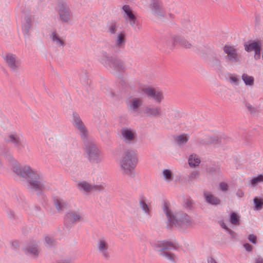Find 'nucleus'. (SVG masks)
<instances>
[{
    "instance_id": "nucleus-1",
    "label": "nucleus",
    "mask_w": 263,
    "mask_h": 263,
    "mask_svg": "<svg viewBox=\"0 0 263 263\" xmlns=\"http://www.w3.org/2000/svg\"><path fill=\"white\" fill-rule=\"evenodd\" d=\"M14 171L16 174L22 176H28L30 180V183L32 188L35 189H40L41 184L37 179L39 178L38 175L34 173L29 167H25L23 170L16 167L14 168Z\"/></svg>"
},
{
    "instance_id": "nucleus-2",
    "label": "nucleus",
    "mask_w": 263,
    "mask_h": 263,
    "mask_svg": "<svg viewBox=\"0 0 263 263\" xmlns=\"http://www.w3.org/2000/svg\"><path fill=\"white\" fill-rule=\"evenodd\" d=\"M137 159L134 155L128 153L124 157L121 162V167L125 173H130L135 167Z\"/></svg>"
},
{
    "instance_id": "nucleus-3",
    "label": "nucleus",
    "mask_w": 263,
    "mask_h": 263,
    "mask_svg": "<svg viewBox=\"0 0 263 263\" xmlns=\"http://www.w3.org/2000/svg\"><path fill=\"white\" fill-rule=\"evenodd\" d=\"M106 62L110 67L117 71L123 72L125 71L126 67L123 61L112 58H108Z\"/></svg>"
},
{
    "instance_id": "nucleus-4",
    "label": "nucleus",
    "mask_w": 263,
    "mask_h": 263,
    "mask_svg": "<svg viewBox=\"0 0 263 263\" xmlns=\"http://www.w3.org/2000/svg\"><path fill=\"white\" fill-rule=\"evenodd\" d=\"M260 41L253 42L248 44H245V49L248 52L254 50L255 51L254 58L258 59L260 56Z\"/></svg>"
},
{
    "instance_id": "nucleus-5",
    "label": "nucleus",
    "mask_w": 263,
    "mask_h": 263,
    "mask_svg": "<svg viewBox=\"0 0 263 263\" xmlns=\"http://www.w3.org/2000/svg\"><path fill=\"white\" fill-rule=\"evenodd\" d=\"M4 59L11 70L13 71L18 70L19 65L16 61L15 54L8 53L6 55Z\"/></svg>"
},
{
    "instance_id": "nucleus-6",
    "label": "nucleus",
    "mask_w": 263,
    "mask_h": 263,
    "mask_svg": "<svg viewBox=\"0 0 263 263\" xmlns=\"http://www.w3.org/2000/svg\"><path fill=\"white\" fill-rule=\"evenodd\" d=\"M122 10L124 12V17L129 22L130 25L133 26L135 24L136 17L133 13L132 9L128 5H125L122 6Z\"/></svg>"
},
{
    "instance_id": "nucleus-7",
    "label": "nucleus",
    "mask_w": 263,
    "mask_h": 263,
    "mask_svg": "<svg viewBox=\"0 0 263 263\" xmlns=\"http://www.w3.org/2000/svg\"><path fill=\"white\" fill-rule=\"evenodd\" d=\"M224 52L227 54L228 59L232 62H235L239 61L238 54L234 47L230 46H225L223 48Z\"/></svg>"
},
{
    "instance_id": "nucleus-8",
    "label": "nucleus",
    "mask_w": 263,
    "mask_h": 263,
    "mask_svg": "<svg viewBox=\"0 0 263 263\" xmlns=\"http://www.w3.org/2000/svg\"><path fill=\"white\" fill-rule=\"evenodd\" d=\"M175 249H176L175 246L171 242H167L163 243L162 249L163 250V254L166 257L171 260H174V256L168 250H172Z\"/></svg>"
},
{
    "instance_id": "nucleus-9",
    "label": "nucleus",
    "mask_w": 263,
    "mask_h": 263,
    "mask_svg": "<svg viewBox=\"0 0 263 263\" xmlns=\"http://www.w3.org/2000/svg\"><path fill=\"white\" fill-rule=\"evenodd\" d=\"M145 91L146 93L153 97L155 100H156L158 101H160L162 99L161 93L160 91H156L155 89L153 88H146Z\"/></svg>"
},
{
    "instance_id": "nucleus-10",
    "label": "nucleus",
    "mask_w": 263,
    "mask_h": 263,
    "mask_svg": "<svg viewBox=\"0 0 263 263\" xmlns=\"http://www.w3.org/2000/svg\"><path fill=\"white\" fill-rule=\"evenodd\" d=\"M79 187L80 190H82L85 192H90L95 190H101L102 187L99 186H92L90 184L85 182H82L79 184Z\"/></svg>"
},
{
    "instance_id": "nucleus-11",
    "label": "nucleus",
    "mask_w": 263,
    "mask_h": 263,
    "mask_svg": "<svg viewBox=\"0 0 263 263\" xmlns=\"http://www.w3.org/2000/svg\"><path fill=\"white\" fill-rule=\"evenodd\" d=\"M52 42L58 47H63L64 45V40L55 32H53L51 35Z\"/></svg>"
},
{
    "instance_id": "nucleus-12",
    "label": "nucleus",
    "mask_w": 263,
    "mask_h": 263,
    "mask_svg": "<svg viewBox=\"0 0 263 263\" xmlns=\"http://www.w3.org/2000/svg\"><path fill=\"white\" fill-rule=\"evenodd\" d=\"M151 9L155 13L159 14L160 13L161 6L158 0H154L151 4Z\"/></svg>"
},
{
    "instance_id": "nucleus-13",
    "label": "nucleus",
    "mask_w": 263,
    "mask_h": 263,
    "mask_svg": "<svg viewBox=\"0 0 263 263\" xmlns=\"http://www.w3.org/2000/svg\"><path fill=\"white\" fill-rule=\"evenodd\" d=\"M200 162V160L196 155H191L189 159V164L191 166L198 165Z\"/></svg>"
},
{
    "instance_id": "nucleus-14",
    "label": "nucleus",
    "mask_w": 263,
    "mask_h": 263,
    "mask_svg": "<svg viewBox=\"0 0 263 263\" xmlns=\"http://www.w3.org/2000/svg\"><path fill=\"white\" fill-rule=\"evenodd\" d=\"M205 196L206 201L211 204H217L220 202V200L218 198L213 196L212 195L210 194H205Z\"/></svg>"
},
{
    "instance_id": "nucleus-15",
    "label": "nucleus",
    "mask_w": 263,
    "mask_h": 263,
    "mask_svg": "<svg viewBox=\"0 0 263 263\" xmlns=\"http://www.w3.org/2000/svg\"><path fill=\"white\" fill-rule=\"evenodd\" d=\"M122 135L126 139L128 140H132L135 137L134 133L128 129L123 130Z\"/></svg>"
},
{
    "instance_id": "nucleus-16",
    "label": "nucleus",
    "mask_w": 263,
    "mask_h": 263,
    "mask_svg": "<svg viewBox=\"0 0 263 263\" xmlns=\"http://www.w3.org/2000/svg\"><path fill=\"white\" fill-rule=\"evenodd\" d=\"M164 210L166 214L167 217L168 219V220L170 221V224H171L172 226L173 224H175L176 223L174 221V217L172 216V215H171V213L168 210V205L166 203H164Z\"/></svg>"
},
{
    "instance_id": "nucleus-17",
    "label": "nucleus",
    "mask_w": 263,
    "mask_h": 263,
    "mask_svg": "<svg viewBox=\"0 0 263 263\" xmlns=\"http://www.w3.org/2000/svg\"><path fill=\"white\" fill-rule=\"evenodd\" d=\"M98 246L99 250L102 252H105V251L108 249V245L107 242L102 239H101L98 241Z\"/></svg>"
},
{
    "instance_id": "nucleus-18",
    "label": "nucleus",
    "mask_w": 263,
    "mask_h": 263,
    "mask_svg": "<svg viewBox=\"0 0 263 263\" xmlns=\"http://www.w3.org/2000/svg\"><path fill=\"white\" fill-rule=\"evenodd\" d=\"M74 123L76 125L78 126V127L80 129V131L83 133H85V127L81 122V121L80 120L79 117H77V116H74Z\"/></svg>"
},
{
    "instance_id": "nucleus-19",
    "label": "nucleus",
    "mask_w": 263,
    "mask_h": 263,
    "mask_svg": "<svg viewBox=\"0 0 263 263\" xmlns=\"http://www.w3.org/2000/svg\"><path fill=\"white\" fill-rule=\"evenodd\" d=\"M124 34L120 33L118 34L116 39V44L118 46H121L124 43Z\"/></svg>"
},
{
    "instance_id": "nucleus-20",
    "label": "nucleus",
    "mask_w": 263,
    "mask_h": 263,
    "mask_svg": "<svg viewBox=\"0 0 263 263\" xmlns=\"http://www.w3.org/2000/svg\"><path fill=\"white\" fill-rule=\"evenodd\" d=\"M255 204V209L260 210L263 206V199L261 198H255L254 199Z\"/></svg>"
},
{
    "instance_id": "nucleus-21",
    "label": "nucleus",
    "mask_w": 263,
    "mask_h": 263,
    "mask_svg": "<svg viewBox=\"0 0 263 263\" xmlns=\"http://www.w3.org/2000/svg\"><path fill=\"white\" fill-rule=\"evenodd\" d=\"M59 14L62 20H63L65 22H67L68 21L70 16L69 10L61 12L59 13Z\"/></svg>"
},
{
    "instance_id": "nucleus-22",
    "label": "nucleus",
    "mask_w": 263,
    "mask_h": 263,
    "mask_svg": "<svg viewBox=\"0 0 263 263\" xmlns=\"http://www.w3.org/2000/svg\"><path fill=\"white\" fill-rule=\"evenodd\" d=\"M99 154L98 150L95 146H92L89 153V156L90 159H95Z\"/></svg>"
},
{
    "instance_id": "nucleus-23",
    "label": "nucleus",
    "mask_w": 263,
    "mask_h": 263,
    "mask_svg": "<svg viewBox=\"0 0 263 263\" xmlns=\"http://www.w3.org/2000/svg\"><path fill=\"white\" fill-rule=\"evenodd\" d=\"M239 217L235 213H232L231 215V222L235 225L239 224Z\"/></svg>"
},
{
    "instance_id": "nucleus-24",
    "label": "nucleus",
    "mask_w": 263,
    "mask_h": 263,
    "mask_svg": "<svg viewBox=\"0 0 263 263\" xmlns=\"http://www.w3.org/2000/svg\"><path fill=\"white\" fill-rule=\"evenodd\" d=\"M160 113V109L158 108H148L146 110V114L148 116H156Z\"/></svg>"
},
{
    "instance_id": "nucleus-25",
    "label": "nucleus",
    "mask_w": 263,
    "mask_h": 263,
    "mask_svg": "<svg viewBox=\"0 0 263 263\" xmlns=\"http://www.w3.org/2000/svg\"><path fill=\"white\" fill-rule=\"evenodd\" d=\"M188 140V137L185 135H182L178 136L176 140L179 144H182L186 142Z\"/></svg>"
},
{
    "instance_id": "nucleus-26",
    "label": "nucleus",
    "mask_w": 263,
    "mask_h": 263,
    "mask_svg": "<svg viewBox=\"0 0 263 263\" xmlns=\"http://www.w3.org/2000/svg\"><path fill=\"white\" fill-rule=\"evenodd\" d=\"M263 182V176L260 175L256 178L253 179L251 183L253 186H255L259 182Z\"/></svg>"
},
{
    "instance_id": "nucleus-27",
    "label": "nucleus",
    "mask_w": 263,
    "mask_h": 263,
    "mask_svg": "<svg viewBox=\"0 0 263 263\" xmlns=\"http://www.w3.org/2000/svg\"><path fill=\"white\" fill-rule=\"evenodd\" d=\"M242 80L244 82H253V77L248 75L247 74H243L242 76Z\"/></svg>"
},
{
    "instance_id": "nucleus-28",
    "label": "nucleus",
    "mask_w": 263,
    "mask_h": 263,
    "mask_svg": "<svg viewBox=\"0 0 263 263\" xmlns=\"http://www.w3.org/2000/svg\"><path fill=\"white\" fill-rule=\"evenodd\" d=\"M59 13L68 10L67 5L64 2H60L58 6Z\"/></svg>"
},
{
    "instance_id": "nucleus-29",
    "label": "nucleus",
    "mask_w": 263,
    "mask_h": 263,
    "mask_svg": "<svg viewBox=\"0 0 263 263\" xmlns=\"http://www.w3.org/2000/svg\"><path fill=\"white\" fill-rule=\"evenodd\" d=\"M7 141L13 142L14 143H17L18 142V138L17 136L14 135H10L8 139H7Z\"/></svg>"
},
{
    "instance_id": "nucleus-30",
    "label": "nucleus",
    "mask_w": 263,
    "mask_h": 263,
    "mask_svg": "<svg viewBox=\"0 0 263 263\" xmlns=\"http://www.w3.org/2000/svg\"><path fill=\"white\" fill-rule=\"evenodd\" d=\"M68 217L71 221L73 222H76L80 219V216L79 215L74 214H69L68 215Z\"/></svg>"
},
{
    "instance_id": "nucleus-31",
    "label": "nucleus",
    "mask_w": 263,
    "mask_h": 263,
    "mask_svg": "<svg viewBox=\"0 0 263 263\" xmlns=\"http://www.w3.org/2000/svg\"><path fill=\"white\" fill-rule=\"evenodd\" d=\"M141 104V101L140 100L135 99L132 101V107L134 109L137 108Z\"/></svg>"
},
{
    "instance_id": "nucleus-32",
    "label": "nucleus",
    "mask_w": 263,
    "mask_h": 263,
    "mask_svg": "<svg viewBox=\"0 0 263 263\" xmlns=\"http://www.w3.org/2000/svg\"><path fill=\"white\" fill-rule=\"evenodd\" d=\"M163 174L166 179L170 180L172 179V173L171 171L168 170H164L163 171Z\"/></svg>"
},
{
    "instance_id": "nucleus-33",
    "label": "nucleus",
    "mask_w": 263,
    "mask_h": 263,
    "mask_svg": "<svg viewBox=\"0 0 263 263\" xmlns=\"http://www.w3.org/2000/svg\"><path fill=\"white\" fill-rule=\"evenodd\" d=\"M116 27L115 24H111L109 27V32L112 34L115 33L116 32Z\"/></svg>"
},
{
    "instance_id": "nucleus-34",
    "label": "nucleus",
    "mask_w": 263,
    "mask_h": 263,
    "mask_svg": "<svg viewBox=\"0 0 263 263\" xmlns=\"http://www.w3.org/2000/svg\"><path fill=\"white\" fill-rule=\"evenodd\" d=\"M55 204L58 209H61V208L62 207V205L61 206V205H62L63 203L58 199L55 201Z\"/></svg>"
},
{
    "instance_id": "nucleus-35",
    "label": "nucleus",
    "mask_w": 263,
    "mask_h": 263,
    "mask_svg": "<svg viewBox=\"0 0 263 263\" xmlns=\"http://www.w3.org/2000/svg\"><path fill=\"white\" fill-rule=\"evenodd\" d=\"M249 239L250 241L252 242L253 243H256V237L255 236L253 235H250L249 237Z\"/></svg>"
},
{
    "instance_id": "nucleus-36",
    "label": "nucleus",
    "mask_w": 263,
    "mask_h": 263,
    "mask_svg": "<svg viewBox=\"0 0 263 263\" xmlns=\"http://www.w3.org/2000/svg\"><path fill=\"white\" fill-rule=\"evenodd\" d=\"M220 187L222 191H225L228 189V185L226 183H222L220 184Z\"/></svg>"
},
{
    "instance_id": "nucleus-37",
    "label": "nucleus",
    "mask_w": 263,
    "mask_h": 263,
    "mask_svg": "<svg viewBox=\"0 0 263 263\" xmlns=\"http://www.w3.org/2000/svg\"><path fill=\"white\" fill-rule=\"evenodd\" d=\"M141 205L142 208H143V209L146 212H148V208H147V205L146 204V203L145 202H144L143 201H141Z\"/></svg>"
},
{
    "instance_id": "nucleus-38",
    "label": "nucleus",
    "mask_w": 263,
    "mask_h": 263,
    "mask_svg": "<svg viewBox=\"0 0 263 263\" xmlns=\"http://www.w3.org/2000/svg\"><path fill=\"white\" fill-rule=\"evenodd\" d=\"M28 252H30V253H32L34 255H35L37 253V250L36 248H32V250L29 249Z\"/></svg>"
},
{
    "instance_id": "nucleus-39",
    "label": "nucleus",
    "mask_w": 263,
    "mask_h": 263,
    "mask_svg": "<svg viewBox=\"0 0 263 263\" xmlns=\"http://www.w3.org/2000/svg\"><path fill=\"white\" fill-rule=\"evenodd\" d=\"M244 247L247 251H251L252 249L251 246L248 243L245 244Z\"/></svg>"
},
{
    "instance_id": "nucleus-40",
    "label": "nucleus",
    "mask_w": 263,
    "mask_h": 263,
    "mask_svg": "<svg viewBox=\"0 0 263 263\" xmlns=\"http://www.w3.org/2000/svg\"><path fill=\"white\" fill-rule=\"evenodd\" d=\"M45 240L48 244H51L52 243V238L50 237H46Z\"/></svg>"
},
{
    "instance_id": "nucleus-41",
    "label": "nucleus",
    "mask_w": 263,
    "mask_h": 263,
    "mask_svg": "<svg viewBox=\"0 0 263 263\" xmlns=\"http://www.w3.org/2000/svg\"><path fill=\"white\" fill-rule=\"evenodd\" d=\"M230 80L234 82H235L237 81V80H238L237 78L236 77H235V76H231L230 77Z\"/></svg>"
},
{
    "instance_id": "nucleus-42",
    "label": "nucleus",
    "mask_w": 263,
    "mask_h": 263,
    "mask_svg": "<svg viewBox=\"0 0 263 263\" xmlns=\"http://www.w3.org/2000/svg\"><path fill=\"white\" fill-rule=\"evenodd\" d=\"M247 107H248V108L249 109V110H250L251 112H252L254 111V108H252V107H251V105H247Z\"/></svg>"
},
{
    "instance_id": "nucleus-43",
    "label": "nucleus",
    "mask_w": 263,
    "mask_h": 263,
    "mask_svg": "<svg viewBox=\"0 0 263 263\" xmlns=\"http://www.w3.org/2000/svg\"><path fill=\"white\" fill-rule=\"evenodd\" d=\"M208 263H216V262L212 258H210L208 259Z\"/></svg>"
},
{
    "instance_id": "nucleus-44",
    "label": "nucleus",
    "mask_w": 263,
    "mask_h": 263,
    "mask_svg": "<svg viewBox=\"0 0 263 263\" xmlns=\"http://www.w3.org/2000/svg\"><path fill=\"white\" fill-rule=\"evenodd\" d=\"M184 46L186 48H190L191 47V44L190 43L187 42V43H184Z\"/></svg>"
},
{
    "instance_id": "nucleus-45",
    "label": "nucleus",
    "mask_w": 263,
    "mask_h": 263,
    "mask_svg": "<svg viewBox=\"0 0 263 263\" xmlns=\"http://www.w3.org/2000/svg\"><path fill=\"white\" fill-rule=\"evenodd\" d=\"M256 263H263V260L261 259H258Z\"/></svg>"
},
{
    "instance_id": "nucleus-46",
    "label": "nucleus",
    "mask_w": 263,
    "mask_h": 263,
    "mask_svg": "<svg viewBox=\"0 0 263 263\" xmlns=\"http://www.w3.org/2000/svg\"><path fill=\"white\" fill-rule=\"evenodd\" d=\"M238 194L239 197H241L243 195V193L242 192V191H240L238 193Z\"/></svg>"
},
{
    "instance_id": "nucleus-47",
    "label": "nucleus",
    "mask_w": 263,
    "mask_h": 263,
    "mask_svg": "<svg viewBox=\"0 0 263 263\" xmlns=\"http://www.w3.org/2000/svg\"><path fill=\"white\" fill-rule=\"evenodd\" d=\"M221 227H222L223 228L225 229H227V228H226V226H225L223 223H222V224H221Z\"/></svg>"
}]
</instances>
